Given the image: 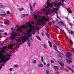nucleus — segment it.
Here are the masks:
<instances>
[{"mask_svg":"<svg viewBox=\"0 0 74 74\" xmlns=\"http://www.w3.org/2000/svg\"><path fill=\"white\" fill-rule=\"evenodd\" d=\"M30 23H31L32 25H34V23L33 22H29L28 23H27L26 24L28 27H29V30L27 31L28 33H30L32 32V29H34L35 28L33 26L30 24Z\"/></svg>","mask_w":74,"mask_h":74,"instance_id":"nucleus-1","label":"nucleus"},{"mask_svg":"<svg viewBox=\"0 0 74 74\" xmlns=\"http://www.w3.org/2000/svg\"><path fill=\"white\" fill-rule=\"evenodd\" d=\"M42 19H39L38 21V22H37L35 23L36 25L37 26H39V25H42L43 26H45V25H46V23H44L45 22V18L44 17H42Z\"/></svg>","mask_w":74,"mask_h":74,"instance_id":"nucleus-2","label":"nucleus"},{"mask_svg":"<svg viewBox=\"0 0 74 74\" xmlns=\"http://www.w3.org/2000/svg\"><path fill=\"white\" fill-rule=\"evenodd\" d=\"M50 0H47V5H48L49 6H45V8H49V7H53V4L49 2V1H50Z\"/></svg>","mask_w":74,"mask_h":74,"instance_id":"nucleus-3","label":"nucleus"},{"mask_svg":"<svg viewBox=\"0 0 74 74\" xmlns=\"http://www.w3.org/2000/svg\"><path fill=\"white\" fill-rule=\"evenodd\" d=\"M15 36H17V34L15 32L13 31L12 34V37L10 38V40H15L16 38Z\"/></svg>","mask_w":74,"mask_h":74,"instance_id":"nucleus-4","label":"nucleus"},{"mask_svg":"<svg viewBox=\"0 0 74 74\" xmlns=\"http://www.w3.org/2000/svg\"><path fill=\"white\" fill-rule=\"evenodd\" d=\"M71 56V54L69 52H67L66 53V56L68 59L71 58L70 57Z\"/></svg>","mask_w":74,"mask_h":74,"instance_id":"nucleus-5","label":"nucleus"},{"mask_svg":"<svg viewBox=\"0 0 74 74\" xmlns=\"http://www.w3.org/2000/svg\"><path fill=\"white\" fill-rule=\"evenodd\" d=\"M58 62L59 64H60L61 68V70H63V66H64V64L62 62L61 63L60 62L58 61Z\"/></svg>","mask_w":74,"mask_h":74,"instance_id":"nucleus-6","label":"nucleus"},{"mask_svg":"<svg viewBox=\"0 0 74 74\" xmlns=\"http://www.w3.org/2000/svg\"><path fill=\"white\" fill-rule=\"evenodd\" d=\"M58 23L59 25H63L64 26H65V25H64V23H63V22L62 21H58Z\"/></svg>","mask_w":74,"mask_h":74,"instance_id":"nucleus-7","label":"nucleus"},{"mask_svg":"<svg viewBox=\"0 0 74 74\" xmlns=\"http://www.w3.org/2000/svg\"><path fill=\"white\" fill-rule=\"evenodd\" d=\"M69 60L68 59H66V61L67 63H70L72 61H71V58H68Z\"/></svg>","mask_w":74,"mask_h":74,"instance_id":"nucleus-8","label":"nucleus"},{"mask_svg":"<svg viewBox=\"0 0 74 74\" xmlns=\"http://www.w3.org/2000/svg\"><path fill=\"white\" fill-rule=\"evenodd\" d=\"M26 27V25H22L21 27L20 28V29L19 30V31H20V33H22V29H21V28H23V29L24 27Z\"/></svg>","mask_w":74,"mask_h":74,"instance_id":"nucleus-9","label":"nucleus"},{"mask_svg":"<svg viewBox=\"0 0 74 74\" xmlns=\"http://www.w3.org/2000/svg\"><path fill=\"white\" fill-rule=\"evenodd\" d=\"M21 39V40H22V42L24 43L25 42H26V39L24 36L22 37V38Z\"/></svg>","mask_w":74,"mask_h":74,"instance_id":"nucleus-10","label":"nucleus"},{"mask_svg":"<svg viewBox=\"0 0 74 74\" xmlns=\"http://www.w3.org/2000/svg\"><path fill=\"white\" fill-rule=\"evenodd\" d=\"M67 67L69 69V70H70L71 71L73 72V73H74V71L73 69H72L71 68H70V67L69 66H67Z\"/></svg>","mask_w":74,"mask_h":74,"instance_id":"nucleus-11","label":"nucleus"},{"mask_svg":"<svg viewBox=\"0 0 74 74\" xmlns=\"http://www.w3.org/2000/svg\"><path fill=\"white\" fill-rule=\"evenodd\" d=\"M29 6L30 8L31 9V10L32 11H33V8H32V7L31 6V4L30 3H29Z\"/></svg>","mask_w":74,"mask_h":74,"instance_id":"nucleus-12","label":"nucleus"},{"mask_svg":"<svg viewBox=\"0 0 74 74\" xmlns=\"http://www.w3.org/2000/svg\"><path fill=\"white\" fill-rule=\"evenodd\" d=\"M54 6L56 8L57 7L58 8L59 7V5H58V4L57 5V3H55L54 4Z\"/></svg>","mask_w":74,"mask_h":74,"instance_id":"nucleus-13","label":"nucleus"},{"mask_svg":"<svg viewBox=\"0 0 74 74\" xmlns=\"http://www.w3.org/2000/svg\"><path fill=\"white\" fill-rule=\"evenodd\" d=\"M38 66L40 67H43V65L42 64H38Z\"/></svg>","mask_w":74,"mask_h":74,"instance_id":"nucleus-14","label":"nucleus"},{"mask_svg":"<svg viewBox=\"0 0 74 74\" xmlns=\"http://www.w3.org/2000/svg\"><path fill=\"white\" fill-rule=\"evenodd\" d=\"M2 49H3L2 50H5L6 49H7V46L1 48Z\"/></svg>","mask_w":74,"mask_h":74,"instance_id":"nucleus-15","label":"nucleus"},{"mask_svg":"<svg viewBox=\"0 0 74 74\" xmlns=\"http://www.w3.org/2000/svg\"><path fill=\"white\" fill-rule=\"evenodd\" d=\"M25 16H26V14H23L22 15L21 18H25Z\"/></svg>","mask_w":74,"mask_h":74,"instance_id":"nucleus-16","label":"nucleus"},{"mask_svg":"<svg viewBox=\"0 0 74 74\" xmlns=\"http://www.w3.org/2000/svg\"><path fill=\"white\" fill-rule=\"evenodd\" d=\"M34 17L35 18L36 20H37V19H38V17L37 16V15H36V13H35V16Z\"/></svg>","mask_w":74,"mask_h":74,"instance_id":"nucleus-17","label":"nucleus"},{"mask_svg":"<svg viewBox=\"0 0 74 74\" xmlns=\"http://www.w3.org/2000/svg\"><path fill=\"white\" fill-rule=\"evenodd\" d=\"M54 48L56 50H57V47H56V45H53Z\"/></svg>","mask_w":74,"mask_h":74,"instance_id":"nucleus-18","label":"nucleus"},{"mask_svg":"<svg viewBox=\"0 0 74 74\" xmlns=\"http://www.w3.org/2000/svg\"><path fill=\"white\" fill-rule=\"evenodd\" d=\"M5 22H6L8 24H10V21L9 20H6L5 21Z\"/></svg>","mask_w":74,"mask_h":74,"instance_id":"nucleus-19","label":"nucleus"},{"mask_svg":"<svg viewBox=\"0 0 74 74\" xmlns=\"http://www.w3.org/2000/svg\"><path fill=\"white\" fill-rule=\"evenodd\" d=\"M12 47H13V45H11V46L9 47V49H12Z\"/></svg>","mask_w":74,"mask_h":74,"instance_id":"nucleus-20","label":"nucleus"},{"mask_svg":"<svg viewBox=\"0 0 74 74\" xmlns=\"http://www.w3.org/2000/svg\"><path fill=\"white\" fill-rule=\"evenodd\" d=\"M14 45H15L16 46V47H19V45L17 43H14Z\"/></svg>","mask_w":74,"mask_h":74,"instance_id":"nucleus-21","label":"nucleus"},{"mask_svg":"<svg viewBox=\"0 0 74 74\" xmlns=\"http://www.w3.org/2000/svg\"><path fill=\"white\" fill-rule=\"evenodd\" d=\"M1 52H2V53H6V52H5V51H4V50H2L1 51Z\"/></svg>","mask_w":74,"mask_h":74,"instance_id":"nucleus-22","label":"nucleus"},{"mask_svg":"<svg viewBox=\"0 0 74 74\" xmlns=\"http://www.w3.org/2000/svg\"><path fill=\"white\" fill-rule=\"evenodd\" d=\"M69 40H70V42L71 45H73V41H72V40H71V39H70Z\"/></svg>","mask_w":74,"mask_h":74,"instance_id":"nucleus-23","label":"nucleus"},{"mask_svg":"<svg viewBox=\"0 0 74 74\" xmlns=\"http://www.w3.org/2000/svg\"><path fill=\"white\" fill-rule=\"evenodd\" d=\"M23 10L24 9H23V8H21H21L18 9V10L20 11H22V10Z\"/></svg>","mask_w":74,"mask_h":74,"instance_id":"nucleus-24","label":"nucleus"},{"mask_svg":"<svg viewBox=\"0 0 74 74\" xmlns=\"http://www.w3.org/2000/svg\"><path fill=\"white\" fill-rule=\"evenodd\" d=\"M54 68L55 69H58V66H54Z\"/></svg>","mask_w":74,"mask_h":74,"instance_id":"nucleus-25","label":"nucleus"},{"mask_svg":"<svg viewBox=\"0 0 74 74\" xmlns=\"http://www.w3.org/2000/svg\"><path fill=\"white\" fill-rule=\"evenodd\" d=\"M0 59H1V60H2V62H3V60H4V58H2V56H0Z\"/></svg>","mask_w":74,"mask_h":74,"instance_id":"nucleus-26","label":"nucleus"},{"mask_svg":"<svg viewBox=\"0 0 74 74\" xmlns=\"http://www.w3.org/2000/svg\"><path fill=\"white\" fill-rule=\"evenodd\" d=\"M49 18H47L45 20V22H48V21H49Z\"/></svg>","mask_w":74,"mask_h":74,"instance_id":"nucleus-27","label":"nucleus"},{"mask_svg":"<svg viewBox=\"0 0 74 74\" xmlns=\"http://www.w3.org/2000/svg\"><path fill=\"white\" fill-rule=\"evenodd\" d=\"M56 10V11H58V8H53V10Z\"/></svg>","mask_w":74,"mask_h":74,"instance_id":"nucleus-28","label":"nucleus"},{"mask_svg":"<svg viewBox=\"0 0 74 74\" xmlns=\"http://www.w3.org/2000/svg\"><path fill=\"white\" fill-rule=\"evenodd\" d=\"M46 36H47V37L48 38H50L49 37V35L48 34H46Z\"/></svg>","mask_w":74,"mask_h":74,"instance_id":"nucleus-29","label":"nucleus"},{"mask_svg":"<svg viewBox=\"0 0 74 74\" xmlns=\"http://www.w3.org/2000/svg\"><path fill=\"white\" fill-rule=\"evenodd\" d=\"M7 57H9V58L10 57V56H12L10 55L9 54H8L6 55Z\"/></svg>","mask_w":74,"mask_h":74,"instance_id":"nucleus-30","label":"nucleus"},{"mask_svg":"<svg viewBox=\"0 0 74 74\" xmlns=\"http://www.w3.org/2000/svg\"><path fill=\"white\" fill-rule=\"evenodd\" d=\"M5 14H1V16L3 17H5L4 16H5Z\"/></svg>","mask_w":74,"mask_h":74,"instance_id":"nucleus-31","label":"nucleus"},{"mask_svg":"<svg viewBox=\"0 0 74 74\" xmlns=\"http://www.w3.org/2000/svg\"><path fill=\"white\" fill-rule=\"evenodd\" d=\"M51 10V9H47V11H48L49 12H50Z\"/></svg>","mask_w":74,"mask_h":74,"instance_id":"nucleus-32","label":"nucleus"},{"mask_svg":"<svg viewBox=\"0 0 74 74\" xmlns=\"http://www.w3.org/2000/svg\"><path fill=\"white\" fill-rule=\"evenodd\" d=\"M27 43H28V47H30V43L29 42H28Z\"/></svg>","mask_w":74,"mask_h":74,"instance_id":"nucleus-33","label":"nucleus"},{"mask_svg":"<svg viewBox=\"0 0 74 74\" xmlns=\"http://www.w3.org/2000/svg\"><path fill=\"white\" fill-rule=\"evenodd\" d=\"M16 41H17V42H21V40H20V39H17L16 40Z\"/></svg>","mask_w":74,"mask_h":74,"instance_id":"nucleus-34","label":"nucleus"},{"mask_svg":"<svg viewBox=\"0 0 74 74\" xmlns=\"http://www.w3.org/2000/svg\"><path fill=\"white\" fill-rule=\"evenodd\" d=\"M36 37L38 39V40H41V38H40V37L39 36H36Z\"/></svg>","mask_w":74,"mask_h":74,"instance_id":"nucleus-35","label":"nucleus"},{"mask_svg":"<svg viewBox=\"0 0 74 74\" xmlns=\"http://www.w3.org/2000/svg\"><path fill=\"white\" fill-rule=\"evenodd\" d=\"M43 46L45 48H47V46L45 45H43Z\"/></svg>","mask_w":74,"mask_h":74,"instance_id":"nucleus-36","label":"nucleus"},{"mask_svg":"<svg viewBox=\"0 0 74 74\" xmlns=\"http://www.w3.org/2000/svg\"><path fill=\"white\" fill-rule=\"evenodd\" d=\"M46 71L47 74H49V71L48 70H46Z\"/></svg>","mask_w":74,"mask_h":74,"instance_id":"nucleus-37","label":"nucleus"},{"mask_svg":"<svg viewBox=\"0 0 74 74\" xmlns=\"http://www.w3.org/2000/svg\"><path fill=\"white\" fill-rule=\"evenodd\" d=\"M6 60L7 61H8V60H10V58H6Z\"/></svg>","mask_w":74,"mask_h":74,"instance_id":"nucleus-38","label":"nucleus"},{"mask_svg":"<svg viewBox=\"0 0 74 74\" xmlns=\"http://www.w3.org/2000/svg\"><path fill=\"white\" fill-rule=\"evenodd\" d=\"M3 61H4V63H5L7 62V60H5L4 58V60H2V62H2V63L4 62H3Z\"/></svg>","mask_w":74,"mask_h":74,"instance_id":"nucleus-39","label":"nucleus"},{"mask_svg":"<svg viewBox=\"0 0 74 74\" xmlns=\"http://www.w3.org/2000/svg\"><path fill=\"white\" fill-rule=\"evenodd\" d=\"M36 62L37 61H36V60H34L33 61V63H36Z\"/></svg>","mask_w":74,"mask_h":74,"instance_id":"nucleus-40","label":"nucleus"},{"mask_svg":"<svg viewBox=\"0 0 74 74\" xmlns=\"http://www.w3.org/2000/svg\"><path fill=\"white\" fill-rule=\"evenodd\" d=\"M4 6L2 5H0V8H3Z\"/></svg>","mask_w":74,"mask_h":74,"instance_id":"nucleus-41","label":"nucleus"},{"mask_svg":"<svg viewBox=\"0 0 74 74\" xmlns=\"http://www.w3.org/2000/svg\"><path fill=\"white\" fill-rule=\"evenodd\" d=\"M62 53H59V55L58 56L59 57H60V56H62Z\"/></svg>","mask_w":74,"mask_h":74,"instance_id":"nucleus-42","label":"nucleus"},{"mask_svg":"<svg viewBox=\"0 0 74 74\" xmlns=\"http://www.w3.org/2000/svg\"><path fill=\"white\" fill-rule=\"evenodd\" d=\"M56 17L57 18H58L59 19H60V18H59V16H58V15H57Z\"/></svg>","mask_w":74,"mask_h":74,"instance_id":"nucleus-43","label":"nucleus"},{"mask_svg":"<svg viewBox=\"0 0 74 74\" xmlns=\"http://www.w3.org/2000/svg\"><path fill=\"white\" fill-rule=\"evenodd\" d=\"M41 34L42 36V37H44V34L42 32L41 33Z\"/></svg>","mask_w":74,"mask_h":74,"instance_id":"nucleus-44","label":"nucleus"},{"mask_svg":"<svg viewBox=\"0 0 74 74\" xmlns=\"http://www.w3.org/2000/svg\"><path fill=\"white\" fill-rule=\"evenodd\" d=\"M57 4H58L59 5H61V3L59 2Z\"/></svg>","mask_w":74,"mask_h":74,"instance_id":"nucleus-45","label":"nucleus"},{"mask_svg":"<svg viewBox=\"0 0 74 74\" xmlns=\"http://www.w3.org/2000/svg\"><path fill=\"white\" fill-rule=\"evenodd\" d=\"M49 66H50V64H47L46 66L48 67H49Z\"/></svg>","mask_w":74,"mask_h":74,"instance_id":"nucleus-46","label":"nucleus"},{"mask_svg":"<svg viewBox=\"0 0 74 74\" xmlns=\"http://www.w3.org/2000/svg\"><path fill=\"white\" fill-rule=\"evenodd\" d=\"M56 28H58V29H60V30H61V29H60V28H59V27H58V26H56Z\"/></svg>","mask_w":74,"mask_h":74,"instance_id":"nucleus-47","label":"nucleus"},{"mask_svg":"<svg viewBox=\"0 0 74 74\" xmlns=\"http://www.w3.org/2000/svg\"><path fill=\"white\" fill-rule=\"evenodd\" d=\"M68 12L71 14H72V11H71V10L69 11H68Z\"/></svg>","mask_w":74,"mask_h":74,"instance_id":"nucleus-48","label":"nucleus"},{"mask_svg":"<svg viewBox=\"0 0 74 74\" xmlns=\"http://www.w3.org/2000/svg\"><path fill=\"white\" fill-rule=\"evenodd\" d=\"M69 24L70 25V26H72V25H73V24H72V23L70 22L69 23Z\"/></svg>","mask_w":74,"mask_h":74,"instance_id":"nucleus-49","label":"nucleus"},{"mask_svg":"<svg viewBox=\"0 0 74 74\" xmlns=\"http://www.w3.org/2000/svg\"><path fill=\"white\" fill-rule=\"evenodd\" d=\"M48 23L49 25H52V23H51V22H49Z\"/></svg>","mask_w":74,"mask_h":74,"instance_id":"nucleus-50","label":"nucleus"},{"mask_svg":"<svg viewBox=\"0 0 74 74\" xmlns=\"http://www.w3.org/2000/svg\"><path fill=\"white\" fill-rule=\"evenodd\" d=\"M56 51H57V52L58 53H60V51H58L57 50H56Z\"/></svg>","mask_w":74,"mask_h":74,"instance_id":"nucleus-51","label":"nucleus"},{"mask_svg":"<svg viewBox=\"0 0 74 74\" xmlns=\"http://www.w3.org/2000/svg\"><path fill=\"white\" fill-rule=\"evenodd\" d=\"M43 63L44 65H46V63L45 62H42Z\"/></svg>","mask_w":74,"mask_h":74,"instance_id":"nucleus-52","label":"nucleus"},{"mask_svg":"<svg viewBox=\"0 0 74 74\" xmlns=\"http://www.w3.org/2000/svg\"><path fill=\"white\" fill-rule=\"evenodd\" d=\"M36 3H34L33 6V7H35V5H36Z\"/></svg>","mask_w":74,"mask_h":74,"instance_id":"nucleus-53","label":"nucleus"},{"mask_svg":"<svg viewBox=\"0 0 74 74\" xmlns=\"http://www.w3.org/2000/svg\"><path fill=\"white\" fill-rule=\"evenodd\" d=\"M24 37L26 39V40H28V39H29L25 37V36H24Z\"/></svg>","mask_w":74,"mask_h":74,"instance_id":"nucleus-54","label":"nucleus"},{"mask_svg":"<svg viewBox=\"0 0 74 74\" xmlns=\"http://www.w3.org/2000/svg\"><path fill=\"white\" fill-rule=\"evenodd\" d=\"M51 62L52 63H54V62H53V61L52 60H51Z\"/></svg>","mask_w":74,"mask_h":74,"instance_id":"nucleus-55","label":"nucleus"},{"mask_svg":"<svg viewBox=\"0 0 74 74\" xmlns=\"http://www.w3.org/2000/svg\"><path fill=\"white\" fill-rule=\"evenodd\" d=\"M41 59H42V62H44V61L43 60V57H41Z\"/></svg>","mask_w":74,"mask_h":74,"instance_id":"nucleus-56","label":"nucleus"},{"mask_svg":"<svg viewBox=\"0 0 74 74\" xmlns=\"http://www.w3.org/2000/svg\"><path fill=\"white\" fill-rule=\"evenodd\" d=\"M7 55H6L4 56V58H5L6 59V58H7Z\"/></svg>","mask_w":74,"mask_h":74,"instance_id":"nucleus-57","label":"nucleus"},{"mask_svg":"<svg viewBox=\"0 0 74 74\" xmlns=\"http://www.w3.org/2000/svg\"><path fill=\"white\" fill-rule=\"evenodd\" d=\"M55 13H56V14H57V15H58V11H56Z\"/></svg>","mask_w":74,"mask_h":74,"instance_id":"nucleus-58","label":"nucleus"},{"mask_svg":"<svg viewBox=\"0 0 74 74\" xmlns=\"http://www.w3.org/2000/svg\"><path fill=\"white\" fill-rule=\"evenodd\" d=\"M35 28L36 30H37V29H38V27H37V26H35Z\"/></svg>","mask_w":74,"mask_h":74,"instance_id":"nucleus-59","label":"nucleus"},{"mask_svg":"<svg viewBox=\"0 0 74 74\" xmlns=\"http://www.w3.org/2000/svg\"><path fill=\"white\" fill-rule=\"evenodd\" d=\"M7 14H10V12H9V11H8V12H7Z\"/></svg>","mask_w":74,"mask_h":74,"instance_id":"nucleus-60","label":"nucleus"},{"mask_svg":"<svg viewBox=\"0 0 74 74\" xmlns=\"http://www.w3.org/2000/svg\"><path fill=\"white\" fill-rule=\"evenodd\" d=\"M72 51H73V53H74V48H72Z\"/></svg>","mask_w":74,"mask_h":74,"instance_id":"nucleus-61","label":"nucleus"},{"mask_svg":"<svg viewBox=\"0 0 74 74\" xmlns=\"http://www.w3.org/2000/svg\"><path fill=\"white\" fill-rule=\"evenodd\" d=\"M21 29V28H18V29H16V30H20V29Z\"/></svg>","mask_w":74,"mask_h":74,"instance_id":"nucleus-62","label":"nucleus"},{"mask_svg":"<svg viewBox=\"0 0 74 74\" xmlns=\"http://www.w3.org/2000/svg\"><path fill=\"white\" fill-rule=\"evenodd\" d=\"M59 71H57L56 72V74H59Z\"/></svg>","mask_w":74,"mask_h":74,"instance_id":"nucleus-63","label":"nucleus"},{"mask_svg":"<svg viewBox=\"0 0 74 74\" xmlns=\"http://www.w3.org/2000/svg\"><path fill=\"white\" fill-rule=\"evenodd\" d=\"M10 71H12V68H10L9 69Z\"/></svg>","mask_w":74,"mask_h":74,"instance_id":"nucleus-64","label":"nucleus"}]
</instances>
